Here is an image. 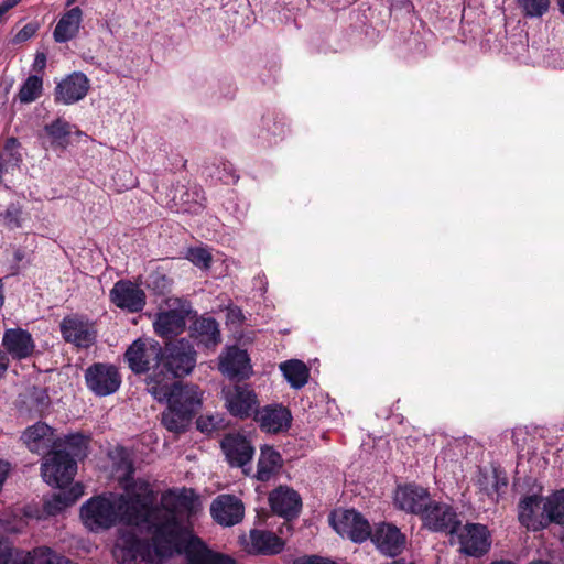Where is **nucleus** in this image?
<instances>
[{
  "label": "nucleus",
  "mask_w": 564,
  "mask_h": 564,
  "mask_svg": "<svg viewBox=\"0 0 564 564\" xmlns=\"http://www.w3.org/2000/svg\"><path fill=\"white\" fill-rule=\"evenodd\" d=\"M123 494H102L89 498L80 507L85 528L94 533L118 523L137 528L148 539L121 530L113 556L121 564H161L174 554H185V564H237L227 555L212 552L193 534L191 519L202 510L193 489L166 490L160 503L149 481L131 479Z\"/></svg>",
  "instance_id": "nucleus-1"
},
{
  "label": "nucleus",
  "mask_w": 564,
  "mask_h": 564,
  "mask_svg": "<svg viewBox=\"0 0 564 564\" xmlns=\"http://www.w3.org/2000/svg\"><path fill=\"white\" fill-rule=\"evenodd\" d=\"M162 346L152 338H138L126 350L124 359L135 375L148 373L147 391L154 399H164L167 376L161 370Z\"/></svg>",
  "instance_id": "nucleus-2"
},
{
  "label": "nucleus",
  "mask_w": 564,
  "mask_h": 564,
  "mask_svg": "<svg viewBox=\"0 0 564 564\" xmlns=\"http://www.w3.org/2000/svg\"><path fill=\"white\" fill-rule=\"evenodd\" d=\"M165 393L164 399H155L161 403L167 402V408L161 414V423L169 432L181 434L200 410L204 393L193 383H175L172 389L167 387Z\"/></svg>",
  "instance_id": "nucleus-3"
},
{
  "label": "nucleus",
  "mask_w": 564,
  "mask_h": 564,
  "mask_svg": "<svg viewBox=\"0 0 564 564\" xmlns=\"http://www.w3.org/2000/svg\"><path fill=\"white\" fill-rule=\"evenodd\" d=\"M197 362V351L193 344L185 339H176L162 347L161 370L167 376V387L172 389L175 378H183L193 372Z\"/></svg>",
  "instance_id": "nucleus-4"
},
{
  "label": "nucleus",
  "mask_w": 564,
  "mask_h": 564,
  "mask_svg": "<svg viewBox=\"0 0 564 564\" xmlns=\"http://www.w3.org/2000/svg\"><path fill=\"white\" fill-rule=\"evenodd\" d=\"M76 471V460L59 448L52 451L41 466V474L44 481L59 489L72 484Z\"/></svg>",
  "instance_id": "nucleus-5"
},
{
  "label": "nucleus",
  "mask_w": 564,
  "mask_h": 564,
  "mask_svg": "<svg viewBox=\"0 0 564 564\" xmlns=\"http://www.w3.org/2000/svg\"><path fill=\"white\" fill-rule=\"evenodd\" d=\"M333 529L343 538L355 543H362L371 535L369 521L357 510H339L329 517Z\"/></svg>",
  "instance_id": "nucleus-6"
},
{
  "label": "nucleus",
  "mask_w": 564,
  "mask_h": 564,
  "mask_svg": "<svg viewBox=\"0 0 564 564\" xmlns=\"http://www.w3.org/2000/svg\"><path fill=\"white\" fill-rule=\"evenodd\" d=\"M59 329L63 339L78 348H88L97 339L96 324L82 314L66 315L59 324Z\"/></svg>",
  "instance_id": "nucleus-7"
},
{
  "label": "nucleus",
  "mask_w": 564,
  "mask_h": 564,
  "mask_svg": "<svg viewBox=\"0 0 564 564\" xmlns=\"http://www.w3.org/2000/svg\"><path fill=\"white\" fill-rule=\"evenodd\" d=\"M84 377L87 388L97 397L113 394L121 386V375L111 364H93L85 370Z\"/></svg>",
  "instance_id": "nucleus-8"
},
{
  "label": "nucleus",
  "mask_w": 564,
  "mask_h": 564,
  "mask_svg": "<svg viewBox=\"0 0 564 564\" xmlns=\"http://www.w3.org/2000/svg\"><path fill=\"white\" fill-rule=\"evenodd\" d=\"M223 398L227 411L235 417L245 419L254 415L258 410V398L246 383L223 388Z\"/></svg>",
  "instance_id": "nucleus-9"
},
{
  "label": "nucleus",
  "mask_w": 564,
  "mask_h": 564,
  "mask_svg": "<svg viewBox=\"0 0 564 564\" xmlns=\"http://www.w3.org/2000/svg\"><path fill=\"white\" fill-rule=\"evenodd\" d=\"M221 449L231 467H239L245 475H250L254 447L246 436L239 433L226 435L221 441Z\"/></svg>",
  "instance_id": "nucleus-10"
},
{
  "label": "nucleus",
  "mask_w": 564,
  "mask_h": 564,
  "mask_svg": "<svg viewBox=\"0 0 564 564\" xmlns=\"http://www.w3.org/2000/svg\"><path fill=\"white\" fill-rule=\"evenodd\" d=\"M424 527L435 532L454 534L460 521L455 510L447 503L430 500L421 516Z\"/></svg>",
  "instance_id": "nucleus-11"
},
{
  "label": "nucleus",
  "mask_w": 564,
  "mask_h": 564,
  "mask_svg": "<svg viewBox=\"0 0 564 564\" xmlns=\"http://www.w3.org/2000/svg\"><path fill=\"white\" fill-rule=\"evenodd\" d=\"M109 300L129 313H139L147 304L145 292L130 280L117 281L109 292Z\"/></svg>",
  "instance_id": "nucleus-12"
},
{
  "label": "nucleus",
  "mask_w": 564,
  "mask_h": 564,
  "mask_svg": "<svg viewBox=\"0 0 564 564\" xmlns=\"http://www.w3.org/2000/svg\"><path fill=\"white\" fill-rule=\"evenodd\" d=\"M21 440L29 451L39 455L50 454L62 446L61 438L55 430L44 422H36L26 427Z\"/></svg>",
  "instance_id": "nucleus-13"
},
{
  "label": "nucleus",
  "mask_w": 564,
  "mask_h": 564,
  "mask_svg": "<svg viewBox=\"0 0 564 564\" xmlns=\"http://www.w3.org/2000/svg\"><path fill=\"white\" fill-rule=\"evenodd\" d=\"M1 347L9 358L19 361L31 358L36 350L32 334L21 327L6 329L2 335Z\"/></svg>",
  "instance_id": "nucleus-14"
},
{
  "label": "nucleus",
  "mask_w": 564,
  "mask_h": 564,
  "mask_svg": "<svg viewBox=\"0 0 564 564\" xmlns=\"http://www.w3.org/2000/svg\"><path fill=\"white\" fill-rule=\"evenodd\" d=\"M376 547L384 555L397 556L405 547L406 538L393 523L379 522L371 529L369 536Z\"/></svg>",
  "instance_id": "nucleus-15"
},
{
  "label": "nucleus",
  "mask_w": 564,
  "mask_h": 564,
  "mask_svg": "<svg viewBox=\"0 0 564 564\" xmlns=\"http://www.w3.org/2000/svg\"><path fill=\"white\" fill-rule=\"evenodd\" d=\"M458 536L460 551L470 556H481L490 549V534L487 528L479 523H467L458 527L455 533Z\"/></svg>",
  "instance_id": "nucleus-16"
},
{
  "label": "nucleus",
  "mask_w": 564,
  "mask_h": 564,
  "mask_svg": "<svg viewBox=\"0 0 564 564\" xmlns=\"http://www.w3.org/2000/svg\"><path fill=\"white\" fill-rule=\"evenodd\" d=\"M213 519L223 527H232L243 519L245 506L234 495H219L210 506Z\"/></svg>",
  "instance_id": "nucleus-17"
},
{
  "label": "nucleus",
  "mask_w": 564,
  "mask_h": 564,
  "mask_svg": "<svg viewBox=\"0 0 564 564\" xmlns=\"http://www.w3.org/2000/svg\"><path fill=\"white\" fill-rule=\"evenodd\" d=\"M393 500L398 509L421 517L424 509L429 507L431 496L423 487L405 485L397 488Z\"/></svg>",
  "instance_id": "nucleus-18"
},
{
  "label": "nucleus",
  "mask_w": 564,
  "mask_h": 564,
  "mask_svg": "<svg viewBox=\"0 0 564 564\" xmlns=\"http://www.w3.org/2000/svg\"><path fill=\"white\" fill-rule=\"evenodd\" d=\"M254 420L262 431L275 434L290 427L292 415L285 406L271 404L257 410Z\"/></svg>",
  "instance_id": "nucleus-19"
},
{
  "label": "nucleus",
  "mask_w": 564,
  "mask_h": 564,
  "mask_svg": "<svg viewBox=\"0 0 564 564\" xmlns=\"http://www.w3.org/2000/svg\"><path fill=\"white\" fill-rule=\"evenodd\" d=\"M89 80L83 73H73L63 79L55 89L56 101L65 105L82 100L88 93Z\"/></svg>",
  "instance_id": "nucleus-20"
},
{
  "label": "nucleus",
  "mask_w": 564,
  "mask_h": 564,
  "mask_svg": "<svg viewBox=\"0 0 564 564\" xmlns=\"http://www.w3.org/2000/svg\"><path fill=\"white\" fill-rule=\"evenodd\" d=\"M269 502L273 512L284 518L297 516L302 506L300 495L295 490L283 486L270 494Z\"/></svg>",
  "instance_id": "nucleus-21"
},
{
  "label": "nucleus",
  "mask_w": 564,
  "mask_h": 564,
  "mask_svg": "<svg viewBox=\"0 0 564 564\" xmlns=\"http://www.w3.org/2000/svg\"><path fill=\"white\" fill-rule=\"evenodd\" d=\"M219 370L229 378H246L251 372L250 360L246 350L230 347L219 357Z\"/></svg>",
  "instance_id": "nucleus-22"
},
{
  "label": "nucleus",
  "mask_w": 564,
  "mask_h": 564,
  "mask_svg": "<svg viewBox=\"0 0 564 564\" xmlns=\"http://www.w3.org/2000/svg\"><path fill=\"white\" fill-rule=\"evenodd\" d=\"M542 499L535 495L528 496L519 503V521L527 529L538 531L547 524L546 514L541 509Z\"/></svg>",
  "instance_id": "nucleus-23"
},
{
  "label": "nucleus",
  "mask_w": 564,
  "mask_h": 564,
  "mask_svg": "<svg viewBox=\"0 0 564 564\" xmlns=\"http://www.w3.org/2000/svg\"><path fill=\"white\" fill-rule=\"evenodd\" d=\"M82 22L83 11L79 7H74L66 11L53 31L54 41L56 43H66L74 40L79 33Z\"/></svg>",
  "instance_id": "nucleus-24"
},
{
  "label": "nucleus",
  "mask_w": 564,
  "mask_h": 564,
  "mask_svg": "<svg viewBox=\"0 0 564 564\" xmlns=\"http://www.w3.org/2000/svg\"><path fill=\"white\" fill-rule=\"evenodd\" d=\"M249 538L250 553L274 555L284 549V541L271 531L254 529L250 531Z\"/></svg>",
  "instance_id": "nucleus-25"
},
{
  "label": "nucleus",
  "mask_w": 564,
  "mask_h": 564,
  "mask_svg": "<svg viewBox=\"0 0 564 564\" xmlns=\"http://www.w3.org/2000/svg\"><path fill=\"white\" fill-rule=\"evenodd\" d=\"M84 495V486L79 482L70 485L53 494L44 501V511L48 516H56L69 506L74 505Z\"/></svg>",
  "instance_id": "nucleus-26"
},
{
  "label": "nucleus",
  "mask_w": 564,
  "mask_h": 564,
  "mask_svg": "<svg viewBox=\"0 0 564 564\" xmlns=\"http://www.w3.org/2000/svg\"><path fill=\"white\" fill-rule=\"evenodd\" d=\"M153 327L160 337H173L184 329L185 316L176 310L160 312L155 316Z\"/></svg>",
  "instance_id": "nucleus-27"
},
{
  "label": "nucleus",
  "mask_w": 564,
  "mask_h": 564,
  "mask_svg": "<svg viewBox=\"0 0 564 564\" xmlns=\"http://www.w3.org/2000/svg\"><path fill=\"white\" fill-rule=\"evenodd\" d=\"M281 466L282 458L280 453L265 445L261 447L256 478L260 481H269L279 471Z\"/></svg>",
  "instance_id": "nucleus-28"
},
{
  "label": "nucleus",
  "mask_w": 564,
  "mask_h": 564,
  "mask_svg": "<svg viewBox=\"0 0 564 564\" xmlns=\"http://www.w3.org/2000/svg\"><path fill=\"white\" fill-rule=\"evenodd\" d=\"M193 336L206 348L215 347L220 341L218 323L213 317L197 319L193 326Z\"/></svg>",
  "instance_id": "nucleus-29"
},
{
  "label": "nucleus",
  "mask_w": 564,
  "mask_h": 564,
  "mask_svg": "<svg viewBox=\"0 0 564 564\" xmlns=\"http://www.w3.org/2000/svg\"><path fill=\"white\" fill-rule=\"evenodd\" d=\"M73 126L62 119L57 118L48 124H45L44 131L50 139V144L55 149H66L69 144V137L73 133Z\"/></svg>",
  "instance_id": "nucleus-30"
},
{
  "label": "nucleus",
  "mask_w": 564,
  "mask_h": 564,
  "mask_svg": "<svg viewBox=\"0 0 564 564\" xmlns=\"http://www.w3.org/2000/svg\"><path fill=\"white\" fill-rule=\"evenodd\" d=\"M280 369L292 388L301 389L306 384L310 371L303 361L288 360L280 365Z\"/></svg>",
  "instance_id": "nucleus-31"
},
{
  "label": "nucleus",
  "mask_w": 564,
  "mask_h": 564,
  "mask_svg": "<svg viewBox=\"0 0 564 564\" xmlns=\"http://www.w3.org/2000/svg\"><path fill=\"white\" fill-rule=\"evenodd\" d=\"M205 196L200 187L193 186L182 192L180 196L181 209L184 213L198 214L205 207Z\"/></svg>",
  "instance_id": "nucleus-32"
},
{
  "label": "nucleus",
  "mask_w": 564,
  "mask_h": 564,
  "mask_svg": "<svg viewBox=\"0 0 564 564\" xmlns=\"http://www.w3.org/2000/svg\"><path fill=\"white\" fill-rule=\"evenodd\" d=\"M43 93V79L37 75H30L21 85L17 99L21 104H30L41 97Z\"/></svg>",
  "instance_id": "nucleus-33"
},
{
  "label": "nucleus",
  "mask_w": 564,
  "mask_h": 564,
  "mask_svg": "<svg viewBox=\"0 0 564 564\" xmlns=\"http://www.w3.org/2000/svg\"><path fill=\"white\" fill-rule=\"evenodd\" d=\"M543 510L549 522L564 524V490L555 492L543 502Z\"/></svg>",
  "instance_id": "nucleus-34"
},
{
  "label": "nucleus",
  "mask_w": 564,
  "mask_h": 564,
  "mask_svg": "<svg viewBox=\"0 0 564 564\" xmlns=\"http://www.w3.org/2000/svg\"><path fill=\"white\" fill-rule=\"evenodd\" d=\"M62 446L59 449L76 460V458L84 457L87 451V440L83 435H69L64 440L61 438Z\"/></svg>",
  "instance_id": "nucleus-35"
},
{
  "label": "nucleus",
  "mask_w": 564,
  "mask_h": 564,
  "mask_svg": "<svg viewBox=\"0 0 564 564\" xmlns=\"http://www.w3.org/2000/svg\"><path fill=\"white\" fill-rule=\"evenodd\" d=\"M0 529L4 531L18 532L20 529L8 528L2 521H0ZM18 552L11 542L0 532V564H18Z\"/></svg>",
  "instance_id": "nucleus-36"
},
{
  "label": "nucleus",
  "mask_w": 564,
  "mask_h": 564,
  "mask_svg": "<svg viewBox=\"0 0 564 564\" xmlns=\"http://www.w3.org/2000/svg\"><path fill=\"white\" fill-rule=\"evenodd\" d=\"M518 8L527 18H540L544 15L550 8V0H514Z\"/></svg>",
  "instance_id": "nucleus-37"
},
{
  "label": "nucleus",
  "mask_w": 564,
  "mask_h": 564,
  "mask_svg": "<svg viewBox=\"0 0 564 564\" xmlns=\"http://www.w3.org/2000/svg\"><path fill=\"white\" fill-rule=\"evenodd\" d=\"M24 402L39 413H42L51 403L46 389L40 387L30 388L25 393Z\"/></svg>",
  "instance_id": "nucleus-38"
},
{
  "label": "nucleus",
  "mask_w": 564,
  "mask_h": 564,
  "mask_svg": "<svg viewBox=\"0 0 564 564\" xmlns=\"http://www.w3.org/2000/svg\"><path fill=\"white\" fill-rule=\"evenodd\" d=\"M173 280L167 276L163 271H153L147 281L149 289L153 290L158 294H165L171 291Z\"/></svg>",
  "instance_id": "nucleus-39"
},
{
  "label": "nucleus",
  "mask_w": 564,
  "mask_h": 564,
  "mask_svg": "<svg viewBox=\"0 0 564 564\" xmlns=\"http://www.w3.org/2000/svg\"><path fill=\"white\" fill-rule=\"evenodd\" d=\"M185 258L200 269H209L213 257L206 248H189Z\"/></svg>",
  "instance_id": "nucleus-40"
},
{
  "label": "nucleus",
  "mask_w": 564,
  "mask_h": 564,
  "mask_svg": "<svg viewBox=\"0 0 564 564\" xmlns=\"http://www.w3.org/2000/svg\"><path fill=\"white\" fill-rule=\"evenodd\" d=\"M219 415H202L197 419V429L203 433H212L220 426Z\"/></svg>",
  "instance_id": "nucleus-41"
},
{
  "label": "nucleus",
  "mask_w": 564,
  "mask_h": 564,
  "mask_svg": "<svg viewBox=\"0 0 564 564\" xmlns=\"http://www.w3.org/2000/svg\"><path fill=\"white\" fill-rule=\"evenodd\" d=\"M479 486L482 490L487 492L491 499H495V495H498L499 488H500V481L496 475H492L490 477L482 476L478 480Z\"/></svg>",
  "instance_id": "nucleus-42"
},
{
  "label": "nucleus",
  "mask_w": 564,
  "mask_h": 564,
  "mask_svg": "<svg viewBox=\"0 0 564 564\" xmlns=\"http://www.w3.org/2000/svg\"><path fill=\"white\" fill-rule=\"evenodd\" d=\"M3 218L6 224L10 228L19 227V210L14 207L8 208L3 214Z\"/></svg>",
  "instance_id": "nucleus-43"
},
{
  "label": "nucleus",
  "mask_w": 564,
  "mask_h": 564,
  "mask_svg": "<svg viewBox=\"0 0 564 564\" xmlns=\"http://www.w3.org/2000/svg\"><path fill=\"white\" fill-rule=\"evenodd\" d=\"M2 160V163L4 164L6 170L8 171L9 165L17 166L21 162V154L18 150L12 152H4Z\"/></svg>",
  "instance_id": "nucleus-44"
},
{
  "label": "nucleus",
  "mask_w": 564,
  "mask_h": 564,
  "mask_svg": "<svg viewBox=\"0 0 564 564\" xmlns=\"http://www.w3.org/2000/svg\"><path fill=\"white\" fill-rule=\"evenodd\" d=\"M36 28L32 24L24 25L15 35V40L18 42H23L29 40L35 34Z\"/></svg>",
  "instance_id": "nucleus-45"
},
{
  "label": "nucleus",
  "mask_w": 564,
  "mask_h": 564,
  "mask_svg": "<svg viewBox=\"0 0 564 564\" xmlns=\"http://www.w3.org/2000/svg\"><path fill=\"white\" fill-rule=\"evenodd\" d=\"M21 0H3L0 4V20L9 10L18 6Z\"/></svg>",
  "instance_id": "nucleus-46"
},
{
  "label": "nucleus",
  "mask_w": 564,
  "mask_h": 564,
  "mask_svg": "<svg viewBox=\"0 0 564 564\" xmlns=\"http://www.w3.org/2000/svg\"><path fill=\"white\" fill-rule=\"evenodd\" d=\"M45 65H46V55L44 53H37L35 55V59H34V64H33L34 68L42 70V69H44Z\"/></svg>",
  "instance_id": "nucleus-47"
},
{
  "label": "nucleus",
  "mask_w": 564,
  "mask_h": 564,
  "mask_svg": "<svg viewBox=\"0 0 564 564\" xmlns=\"http://www.w3.org/2000/svg\"><path fill=\"white\" fill-rule=\"evenodd\" d=\"M19 147H20V143H19L18 139L9 138L4 145V152L15 151L19 149Z\"/></svg>",
  "instance_id": "nucleus-48"
},
{
  "label": "nucleus",
  "mask_w": 564,
  "mask_h": 564,
  "mask_svg": "<svg viewBox=\"0 0 564 564\" xmlns=\"http://www.w3.org/2000/svg\"><path fill=\"white\" fill-rule=\"evenodd\" d=\"M529 564H550V562L543 561V560H536V561L530 562Z\"/></svg>",
  "instance_id": "nucleus-49"
},
{
  "label": "nucleus",
  "mask_w": 564,
  "mask_h": 564,
  "mask_svg": "<svg viewBox=\"0 0 564 564\" xmlns=\"http://www.w3.org/2000/svg\"><path fill=\"white\" fill-rule=\"evenodd\" d=\"M561 12L564 14V0H557Z\"/></svg>",
  "instance_id": "nucleus-50"
},
{
  "label": "nucleus",
  "mask_w": 564,
  "mask_h": 564,
  "mask_svg": "<svg viewBox=\"0 0 564 564\" xmlns=\"http://www.w3.org/2000/svg\"><path fill=\"white\" fill-rule=\"evenodd\" d=\"M491 564H514V563L511 561H500V562H494Z\"/></svg>",
  "instance_id": "nucleus-51"
},
{
  "label": "nucleus",
  "mask_w": 564,
  "mask_h": 564,
  "mask_svg": "<svg viewBox=\"0 0 564 564\" xmlns=\"http://www.w3.org/2000/svg\"><path fill=\"white\" fill-rule=\"evenodd\" d=\"M501 486L506 487V486H507V482H506V481H502V482H501Z\"/></svg>",
  "instance_id": "nucleus-52"
}]
</instances>
